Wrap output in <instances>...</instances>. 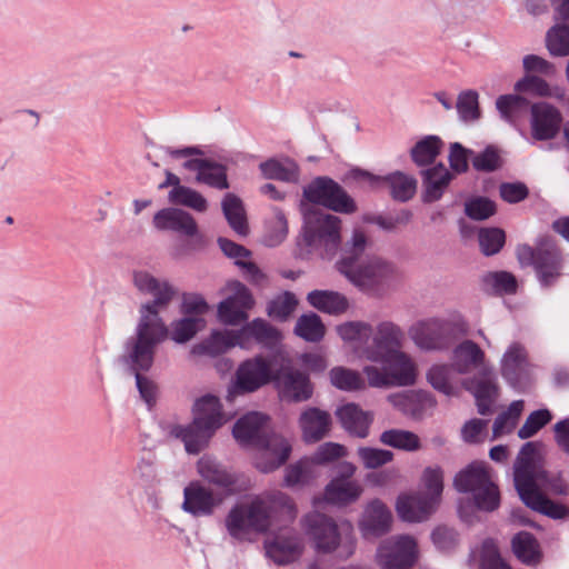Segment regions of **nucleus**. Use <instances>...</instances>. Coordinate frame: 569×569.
<instances>
[{
	"label": "nucleus",
	"instance_id": "nucleus-1",
	"mask_svg": "<svg viewBox=\"0 0 569 569\" xmlns=\"http://www.w3.org/2000/svg\"><path fill=\"white\" fill-rule=\"evenodd\" d=\"M367 244V236L355 229L351 238L341 247L336 268L361 291L377 295L392 279L396 268L381 258L365 259Z\"/></svg>",
	"mask_w": 569,
	"mask_h": 569
},
{
	"label": "nucleus",
	"instance_id": "nucleus-2",
	"mask_svg": "<svg viewBox=\"0 0 569 569\" xmlns=\"http://www.w3.org/2000/svg\"><path fill=\"white\" fill-rule=\"evenodd\" d=\"M267 420L266 415L252 411L238 419L232 428V435L241 446L256 449L253 465L262 473L279 469L292 451L287 438L266 430Z\"/></svg>",
	"mask_w": 569,
	"mask_h": 569
},
{
	"label": "nucleus",
	"instance_id": "nucleus-3",
	"mask_svg": "<svg viewBox=\"0 0 569 569\" xmlns=\"http://www.w3.org/2000/svg\"><path fill=\"white\" fill-rule=\"evenodd\" d=\"M274 508H280L289 517L296 513L291 498L287 493L277 492L268 500L254 499L249 503L232 506L224 519L226 529L237 540H242L250 532L266 533L271 527Z\"/></svg>",
	"mask_w": 569,
	"mask_h": 569
},
{
	"label": "nucleus",
	"instance_id": "nucleus-4",
	"mask_svg": "<svg viewBox=\"0 0 569 569\" xmlns=\"http://www.w3.org/2000/svg\"><path fill=\"white\" fill-rule=\"evenodd\" d=\"M132 281L139 292L151 295L153 299L142 303L139 309V320L132 336L168 338V327L160 316V310L168 307L176 296V289L168 281H159L144 270L133 271Z\"/></svg>",
	"mask_w": 569,
	"mask_h": 569
},
{
	"label": "nucleus",
	"instance_id": "nucleus-5",
	"mask_svg": "<svg viewBox=\"0 0 569 569\" xmlns=\"http://www.w3.org/2000/svg\"><path fill=\"white\" fill-rule=\"evenodd\" d=\"M167 339L144 337L140 330L139 336H131L124 341L123 352L120 356L121 363L134 376L136 387L148 409H152L156 406L158 386L153 380L146 377L144 373L152 369L157 349Z\"/></svg>",
	"mask_w": 569,
	"mask_h": 569
},
{
	"label": "nucleus",
	"instance_id": "nucleus-6",
	"mask_svg": "<svg viewBox=\"0 0 569 569\" xmlns=\"http://www.w3.org/2000/svg\"><path fill=\"white\" fill-rule=\"evenodd\" d=\"M160 151L172 159H183L181 167L196 173L194 178H228L231 166L254 158L241 152L231 153L201 146L160 147Z\"/></svg>",
	"mask_w": 569,
	"mask_h": 569
},
{
	"label": "nucleus",
	"instance_id": "nucleus-7",
	"mask_svg": "<svg viewBox=\"0 0 569 569\" xmlns=\"http://www.w3.org/2000/svg\"><path fill=\"white\" fill-rule=\"evenodd\" d=\"M405 332L392 321H381L372 329L370 341L362 350L366 359L373 362H391L398 367H405L399 375L406 382L411 377L410 366H415L411 359L401 351Z\"/></svg>",
	"mask_w": 569,
	"mask_h": 569
},
{
	"label": "nucleus",
	"instance_id": "nucleus-8",
	"mask_svg": "<svg viewBox=\"0 0 569 569\" xmlns=\"http://www.w3.org/2000/svg\"><path fill=\"white\" fill-rule=\"evenodd\" d=\"M341 220L339 217L321 211L306 216L302 238L310 250H322V256L332 258L340 248Z\"/></svg>",
	"mask_w": 569,
	"mask_h": 569
},
{
	"label": "nucleus",
	"instance_id": "nucleus-9",
	"mask_svg": "<svg viewBox=\"0 0 569 569\" xmlns=\"http://www.w3.org/2000/svg\"><path fill=\"white\" fill-rule=\"evenodd\" d=\"M228 421L220 399L213 395L197 398L192 406V420L189 423L200 451L210 442L214 433Z\"/></svg>",
	"mask_w": 569,
	"mask_h": 569
},
{
	"label": "nucleus",
	"instance_id": "nucleus-10",
	"mask_svg": "<svg viewBox=\"0 0 569 569\" xmlns=\"http://www.w3.org/2000/svg\"><path fill=\"white\" fill-rule=\"evenodd\" d=\"M463 333L456 322L439 318L419 321L409 330L413 342L426 351L448 350Z\"/></svg>",
	"mask_w": 569,
	"mask_h": 569
},
{
	"label": "nucleus",
	"instance_id": "nucleus-11",
	"mask_svg": "<svg viewBox=\"0 0 569 569\" xmlns=\"http://www.w3.org/2000/svg\"><path fill=\"white\" fill-rule=\"evenodd\" d=\"M279 359L278 356L258 355L242 361L236 371L234 390L239 393H250L270 382L273 383Z\"/></svg>",
	"mask_w": 569,
	"mask_h": 569
},
{
	"label": "nucleus",
	"instance_id": "nucleus-12",
	"mask_svg": "<svg viewBox=\"0 0 569 569\" xmlns=\"http://www.w3.org/2000/svg\"><path fill=\"white\" fill-rule=\"evenodd\" d=\"M282 399L301 402L311 398L313 388L309 376L292 366L290 359L280 356L273 380Z\"/></svg>",
	"mask_w": 569,
	"mask_h": 569
},
{
	"label": "nucleus",
	"instance_id": "nucleus-13",
	"mask_svg": "<svg viewBox=\"0 0 569 569\" xmlns=\"http://www.w3.org/2000/svg\"><path fill=\"white\" fill-rule=\"evenodd\" d=\"M443 141L439 136L428 134L418 140L410 149V158L421 170V178L450 179L455 178L443 162H436L441 153Z\"/></svg>",
	"mask_w": 569,
	"mask_h": 569
},
{
	"label": "nucleus",
	"instance_id": "nucleus-14",
	"mask_svg": "<svg viewBox=\"0 0 569 569\" xmlns=\"http://www.w3.org/2000/svg\"><path fill=\"white\" fill-rule=\"evenodd\" d=\"M303 197L310 203L322 206L336 212L352 213L357 209L353 199L336 180H312L303 189Z\"/></svg>",
	"mask_w": 569,
	"mask_h": 569
},
{
	"label": "nucleus",
	"instance_id": "nucleus-15",
	"mask_svg": "<svg viewBox=\"0 0 569 569\" xmlns=\"http://www.w3.org/2000/svg\"><path fill=\"white\" fill-rule=\"evenodd\" d=\"M306 536L312 541L317 552L331 553L341 543V535L337 523L323 513L309 512L301 519Z\"/></svg>",
	"mask_w": 569,
	"mask_h": 569
},
{
	"label": "nucleus",
	"instance_id": "nucleus-16",
	"mask_svg": "<svg viewBox=\"0 0 569 569\" xmlns=\"http://www.w3.org/2000/svg\"><path fill=\"white\" fill-rule=\"evenodd\" d=\"M376 557L381 569H410L417 560V543L409 536L386 539Z\"/></svg>",
	"mask_w": 569,
	"mask_h": 569
},
{
	"label": "nucleus",
	"instance_id": "nucleus-17",
	"mask_svg": "<svg viewBox=\"0 0 569 569\" xmlns=\"http://www.w3.org/2000/svg\"><path fill=\"white\" fill-rule=\"evenodd\" d=\"M540 442L528 441L519 450L513 466L515 488L520 495L533 488V477L543 466L539 453Z\"/></svg>",
	"mask_w": 569,
	"mask_h": 569
},
{
	"label": "nucleus",
	"instance_id": "nucleus-18",
	"mask_svg": "<svg viewBox=\"0 0 569 569\" xmlns=\"http://www.w3.org/2000/svg\"><path fill=\"white\" fill-rule=\"evenodd\" d=\"M533 268L542 287L551 286L560 276L562 254L550 236L538 238V252Z\"/></svg>",
	"mask_w": 569,
	"mask_h": 569
},
{
	"label": "nucleus",
	"instance_id": "nucleus-19",
	"mask_svg": "<svg viewBox=\"0 0 569 569\" xmlns=\"http://www.w3.org/2000/svg\"><path fill=\"white\" fill-rule=\"evenodd\" d=\"M232 293L218 305V318L224 325L237 326L248 319L247 311L254 305L250 290L241 282L231 284Z\"/></svg>",
	"mask_w": 569,
	"mask_h": 569
},
{
	"label": "nucleus",
	"instance_id": "nucleus-20",
	"mask_svg": "<svg viewBox=\"0 0 569 569\" xmlns=\"http://www.w3.org/2000/svg\"><path fill=\"white\" fill-rule=\"evenodd\" d=\"M500 507V491L491 478L471 493V499L459 500L458 515L460 519L471 525L475 520V511L492 512Z\"/></svg>",
	"mask_w": 569,
	"mask_h": 569
},
{
	"label": "nucleus",
	"instance_id": "nucleus-21",
	"mask_svg": "<svg viewBox=\"0 0 569 569\" xmlns=\"http://www.w3.org/2000/svg\"><path fill=\"white\" fill-rule=\"evenodd\" d=\"M462 386L475 397L478 412L481 416L488 415L498 396L495 371L489 367H482L478 375L465 379Z\"/></svg>",
	"mask_w": 569,
	"mask_h": 569
},
{
	"label": "nucleus",
	"instance_id": "nucleus-22",
	"mask_svg": "<svg viewBox=\"0 0 569 569\" xmlns=\"http://www.w3.org/2000/svg\"><path fill=\"white\" fill-rule=\"evenodd\" d=\"M530 128L535 140H551L559 133L562 114L556 107L547 102H538L530 106Z\"/></svg>",
	"mask_w": 569,
	"mask_h": 569
},
{
	"label": "nucleus",
	"instance_id": "nucleus-23",
	"mask_svg": "<svg viewBox=\"0 0 569 569\" xmlns=\"http://www.w3.org/2000/svg\"><path fill=\"white\" fill-rule=\"evenodd\" d=\"M220 503L213 492L199 481H191L183 489L182 510L194 518L210 517Z\"/></svg>",
	"mask_w": 569,
	"mask_h": 569
},
{
	"label": "nucleus",
	"instance_id": "nucleus-24",
	"mask_svg": "<svg viewBox=\"0 0 569 569\" xmlns=\"http://www.w3.org/2000/svg\"><path fill=\"white\" fill-rule=\"evenodd\" d=\"M528 355L526 348L519 342H512L505 351L500 372L505 381L513 389L519 388L528 376Z\"/></svg>",
	"mask_w": 569,
	"mask_h": 569
},
{
	"label": "nucleus",
	"instance_id": "nucleus-25",
	"mask_svg": "<svg viewBox=\"0 0 569 569\" xmlns=\"http://www.w3.org/2000/svg\"><path fill=\"white\" fill-rule=\"evenodd\" d=\"M153 226L159 231H172L181 236L198 234V224L187 211L178 208H164L153 216Z\"/></svg>",
	"mask_w": 569,
	"mask_h": 569
},
{
	"label": "nucleus",
	"instance_id": "nucleus-26",
	"mask_svg": "<svg viewBox=\"0 0 569 569\" xmlns=\"http://www.w3.org/2000/svg\"><path fill=\"white\" fill-rule=\"evenodd\" d=\"M392 522V513L379 499L370 501L360 521V529L366 539L379 538L386 535Z\"/></svg>",
	"mask_w": 569,
	"mask_h": 569
},
{
	"label": "nucleus",
	"instance_id": "nucleus-27",
	"mask_svg": "<svg viewBox=\"0 0 569 569\" xmlns=\"http://www.w3.org/2000/svg\"><path fill=\"white\" fill-rule=\"evenodd\" d=\"M336 417L341 427L350 435L360 439L367 438L373 415L362 410L353 402L346 403L336 410Z\"/></svg>",
	"mask_w": 569,
	"mask_h": 569
},
{
	"label": "nucleus",
	"instance_id": "nucleus-28",
	"mask_svg": "<svg viewBox=\"0 0 569 569\" xmlns=\"http://www.w3.org/2000/svg\"><path fill=\"white\" fill-rule=\"evenodd\" d=\"M241 340L244 341L243 349L250 347L251 341L264 348L272 349L280 343V331L262 318H256L239 329Z\"/></svg>",
	"mask_w": 569,
	"mask_h": 569
},
{
	"label": "nucleus",
	"instance_id": "nucleus-29",
	"mask_svg": "<svg viewBox=\"0 0 569 569\" xmlns=\"http://www.w3.org/2000/svg\"><path fill=\"white\" fill-rule=\"evenodd\" d=\"M299 426L302 431V439L307 443H315L323 439L329 432L331 416L317 407H309L301 412Z\"/></svg>",
	"mask_w": 569,
	"mask_h": 569
},
{
	"label": "nucleus",
	"instance_id": "nucleus-30",
	"mask_svg": "<svg viewBox=\"0 0 569 569\" xmlns=\"http://www.w3.org/2000/svg\"><path fill=\"white\" fill-rule=\"evenodd\" d=\"M303 552V542L297 535L277 536L266 543L267 556L277 565L284 566L297 561Z\"/></svg>",
	"mask_w": 569,
	"mask_h": 569
},
{
	"label": "nucleus",
	"instance_id": "nucleus-31",
	"mask_svg": "<svg viewBox=\"0 0 569 569\" xmlns=\"http://www.w3.org/2000/svg\"><path fill=\"white\" fill-rule=\"evenodd\" d=\"M383 366V369L380 370L379 368L375 366H366L363 368V372L368 379V383L371 387L381 388V387H389V386H411L416 382V367L410 366V373L411 377L409 378V381L402 380V378L399 376L401 375L402 370H405V367H398L395 363L391 362H380Z\"/></svg>",
	"mask_w": 569,
	"mask_h": 569
},
{
	"label": "nucleus",
	"instance_id": "nucleus-32",
	"mask_svg": "<svg viewBox=\"0 0 569 569\" xmlns=\"http://www.w3.org/2000/svg\"><path fill=\"white\" fill-rule=\"evenodd\" d=\"M243 345L244 341L241 340L239 329L213 330L207 339L193 347L192 352L201 356L217 357L236 346L242 348Z\"/></svg>",
	"mask_w": 569,
	"mask_h": 569
},
{
	"label": "nucleus",
	"instance_id": "nucleus-33",
	"mask_svg": "<svg viewBox=\"0 0 569 569\" xmlns=\"http://www.w3.org/2000/svg\"><path fill=\"white\" fill-rule=\"evenodd\" d=\"M396 510L402 521L413 523L427 520L436 508L432 507L430 499L419 495H400L397 498Z\"/></svg>",
	"mask_w": 569,
	"mask_h": 569
},
{
	"label": "nucleus",
	"instance_id": "nucleus-34",
	"mask_svg": "<svg viewBox=\"0 0 569 569\" xmlns=\"http://www.w3.org/2000/svg\"><path fill=\"white\" fill-rule=\"evenodd\" d=\"M485 352L472 340L466 339L452 349L451 366L456 373L466 375L483 365Z\"/></svg>",
	"mask_w": 569,
	"mask_h": 569
},
{
	"label": "nucleus",
	"instance_id": "nucleus-35",
	"mask_svg": "<svg viewBox=\"0 0 569 569\" xmlns=\"http://www.w3.org/2000/svg\"><path fill=\"white\" fill-rule=\"evenodd\" d=\"M197 470L201 478L208 483L227 492L233 491L237 478L216 459L206 456L200 458L197 462Z\"/></svg>",
	"mask_w": 569,
	"mask_h": 569
},
{
	"label": "nucleus",
	"instance_id": "nucleus-36",
	"mask_svg": "<svg viewBox=\"0 0 569 569\" xmlns=\"http://www.w3.org/2000/svg\"><path fill=\"white\" fill-rule=\"evenodd\" d=\"M521 501L531 510L553 520L565 519L569 516V508L548 498L543 492L533 488L519 495Z\"/></svg>",
	"mask_w": 569,
	"mask_h": 569
},
{
	"label": "nucleus",
	"instance_id": "nucleus-37",
	"mask_svg": "<svg viewBox=\"0 0 569 569\" xmlns=\"http://www.w3.org/2000/svg\"><path fill=\"white\" fill-rule=\"evenodd\" d=\"M490 473L482 461H471L453 477V488L460 493H472L490 479Z\"/></svg>",
	"mask_w": 569,
	"mask_h": 569
},
{
	"label": "nucleus",
	"instance_id": "nucleus-38",
	"mask_svg": "<svg viewBox=\"0 0 569 569\" xmlns=\"http://www.w3.org/2000/svg\"><path fill=\"white\" fill-rule=\"evenodd\" d=\"M221 208L229 227L238 236L247 237L249 224L242 200L234 193L228 192L222 198Z\"/></svg>",
	"mask_w": 569,
	"mask_h": 569
},
{
	"label": "nucleus",
	"instance_id": "nucleus-39",
	"mask_svg": "<svg viewBox=\"0 0 569 569\" xmlns=\"http://www.w3.org/2000/svg\"><path fill=\"white\" fill-rule=\"evenodd\" d=\"M511 549L519 561L527 566H537L542 558L536 537L528 531H519L511 539Z\"/></svg>",
	"mask_w": 569,
	"mask_h": 569
},
{
	"label": "nucleus",
	"instance_id": "nucleus-40",
	"mask_svg": "<svg viewBox=\"0 0 569 569\" xmlns=\"http://www.w3.org/2000/svg\"><path fill=\"white\" fill-rule=\"evenodd\" d=\"M361 491V487L355 481L335 478L325 488V499L332 505L347 506L356 501Z\"/></svg>",
	"mask_w": 569,
	"mask_h": 569
},
{
	"label": "nucleus",
	"instance_id": "nucleus-41",
	"mask_svg": "<svg viewBox=\"0 0 569 569\" xmlns=\"http://www.w3.org/2000/svg\"><path fill=\"white\" fill-rule=\"evenodd\" d=\"M180 180H163L160 189L172 186L169 191V200L174 204L189 207L196 211L203 212L207 209V200L197 191L179 184Z\"/></svg>",
	"mask_w": 569,
	"mask_h": 569
},
{
	"label": "nucleus",
	"instance_id": "nucleus-42",
	"mask_svg": "<svg viewBox=\"0 0 569 569\" xmlns=\"http://www.w3.org/2000/svg\"><path fill=\"white\" fill-rule=\"evenodd\" d=\"M307 300L313 308L329 315H340L349 308L348 299L337 291L312 290Z\"/></svg>",
	"mask_w": 569,
	"mask_h": 569
},
{
	"label": "nucleus",
	"instance_id": "nucleus-43",
	"mask_svg": "<svg viewBox=\"0 0 569 569\" xmlns=\"http://www.w3.org/2000/svg\"><path fill=\"white\" fill-rule=\"evenodd\" d=\"M533 489L552 496L565 497L569 493V483L562 470L551 471L542 466L533 477Z\"/></svg>",
	"mask_w": 569,
	"mask_h": 569
},
{
	"label": "nucleus",
	"instance_id": "nucleus-44",
	"mask_svg": "<svg viewBox=\"0 0 569 569\" xmlns=\"http://www.w3.org/2000/svg\"><path fill=\"white\" fill-rule=\"evenodd\" d=\"M481 289L488 295L503 296L517 292L516 277L508 271H489L481 277Z\"/></svg>",
	"mask_w": 569,
	"mask_h": 569
},
{
	"label": "nucleus",
	"instance_id": "nucleus-45",
	"mask_svg": "<svg viewBox=\"0 0 569 569\" xmlns=\"http://www.w3.org/2000/svg\"><path fill=\"white\" fill-rule=\"evenodd\" d=\"M506 164L503 152L495 144H488L481 151H473L472 168L477 172L492 173L500 171Z\"/></svg>",
	"mask_w": 569,
	"mask_h": 569
},
{
	"label": "nucleus",
	"instance_id": "nucleus-46",
	"mask_svg": "<svg viewBox=\"0 0 569 569\" xmlns=\"http://www.w3.org/2000/svg\"><path fill=\"white\" fill-rule=\"evenodd\" d=\"M379 441L385 446L406 452H413L421 448L420 438L415 432L405 429L385 430L380 435Z\"/></svg>",
	"mask_w": 569,
	"mask_h": 569
},
{
	"label": "nucleus",
	"instance_id": "nucleus-47",
	"mask_svg": "<svg viewBox=\"0 0 569 569\" xmlns=\"http://www.w3.org/2000/svg\"><path fill=\"white\" fill-rule=\"evenodd\" d=\"M263 178H297L300 174L298 163L286 156L269 158L259 164Z\"/></svg>",
	"mask_w": 569,
	"mask_h": 569
},
{
	"label": "nucleus",
	"instance_id": "nucleus-48",
	"mask_svg": "<svg viewBox=\"0 0 569 569\" xmlns=\"http://www.w3.org/2000/svg\"><path fill=\"white\" fill-rule=\"evenodd\" d=\"M158 426L164 437L181 440L187 453L198 455L201 452L189 423L183 426L168 420H161Z\"/></svg>",
	"mask_w": 569,
	"mask_h": 569
},
{
	"label": "nucleus",
	"instance_id": "nucleus-49",
	"mask_svg": "<svg viewBox=\"0 0 569 569\" xmlns=\"http://www.w3.org/2000/svg\"><path fill=\"white\" fill-rule=\"evenodd\" d=\"M295 333L308 342H319L325 337L326 328L321 318L315 313L300 316L295 326Z\"/></svg>",
	"mask_w": 569,
	"mask_h": 569
},
{
	"label": "nucleus",
	"instance_id": "nucleus-50",
	"mask_svg": "<svg viewBox=\"0 0 569 569\" xmlns=\"http://www.w3.org/2000/svg\"><path fill=\"white\" fill-rule=\"evenodd\" d=\"M288 234L286 214L279 208H273V217L264 222L263 243L268 247L279 246Z\"/></svg>",
	"mask_w": 569,
	"mask_h": 569
},
{
	"label": "nucleus",
	"instance_id": "nucleus-51",
	"mask_svg": "<svg viewBox=\"0 0 569 569\" xmlns=\"http://www.w3.org/2000/svg\"><path fill=\"white\" fill-rule=\"evenodd\" d=\"M337 333L346 342H353L362 349L372 336L371 325L363 321H348L337 327Z\"/></svg>",
	"mask_w": 569,
	"mask_h": 569
},
{
	"label": "nucleus",
	"instance_id": "nucleus-52",
	"mask_svg": "<svg viewBox=\"0 0 569 569\" xmlns=\"http://www.w3.org/2000/svg\"><path fill=\"white\" fill-rule=\"evenodd\" d=\"M421 481L426 493L420 496L425 499H430L432 507L437 508L443 491V471L441 467H427L422 472Z\"/></svg>",
	"mask_w": 569,
	"mask_h": 569
},
{
	"label": "nucleus",
	"instance_id": "nucleus-53",
	"mask_svg": "<svg viewBox=\"0 0 569 569\" xmlns=\"http://www.w3.org/2000/svg\"><path fill=\"white\" fill-rule=\"evenodd\" d=\"M204 320L198 317H183L171 323V331L168 330V337L177 343L190 341L203 327Z\"/></svg>",
	"mask_w": 569,
	"mask_h": 569
},
{
	"label": "nucleus",
	"instance_id": "nucleus-54",
	"mask_svg": "<svg viewBox=\"0 0 569 569\" xmlns=\"http://www.w3.org/2000/svg\"><path fill=\"white\" fill-rule=\"evenodd\" d=\"M478 242L483 256H495L500 252L506 243V232L498 227L480 228L478 230Z\"/></svg>",
	"mask_w": 569,
	"mask_h": 569
},
{
	"label": "nucleus",
	"instance_id": "nucleus-55",
	"mask_svg": "<svg viewBox=\"0 0 569 569\" xmlns=\"http://www.w3.org/2000/svg\"><path fill=\"white\" fill-rule=\"evenodd\" d=\"M329 377L332 386L342 391H356L365 388V381L360 373L346 367H333Z\"/></svg>",
	"mask_w": 569,
	"mask_h": 569
},
{
	"label": "nucleus",
	"instance_id": "nucleus-56",
	"mask_svg": "<svg viewBox=\"0 0 569 569\" xmlns=\"http://www.w3.org/2000/svg\"><path fill=\"white\" fill-rule=\"evenodd\" d=\"M456 109L463 122H475L480 119L479 94L476 90H465L458 94Z\"/></svg>",
	"mask_w": 569,
	"mask_h": 569
},
{
	"label": "nucleus",
	"instance_id": "nucleus-57",
	"mask_svg": "<svg viewBox=\"0 0 569 569\" xmlns=\"http://www.w3.org/2000/svg\"><path fill=\"white\" fill-rule=\"evenodd\" d=\"M298 305L296 296L290 291H284L267 305V315L277 321H286Z\"/></svg>",
	"mask_w": 569,
	"mask_h": 569
},
{
	"label": "nucleus",
	"instance_id": "nucleus-58",
	"mask_svg": "<svg viewBox=\"0 0 569 569\" xmlns=\"http://www.w3.org/2000/svg\"><path fill=\"white\" fill-rule=\"evenodd\" d=\"M546 47L553 57L569 56V27L558 24L550 28L546 34Z\"/></svg>",
	"mask_w": 569,
	"mask_h": 569
},
{
	"label": "nucleus",
	"instance_id": "nucleus-59",
	"mask_svg": "<svg viewBox=\"0 0 569 569\" xmlns=\"http://www.w3.org/2000/svg\"><path fill=\"white\" fill-rule=\"evenodd\" d=\"M473 150L466 148L460 142H452L449 146L448 162L449 171L455 174H465L472 164Z\"/></svg>",
	"mask_w": 569,
	"mask_h": 569
},
{
	"label": "nucleus",
	"instance_id": "nucleus-60",
	"mask_svg": "<svg viewBox=\"0 0 569 569\" xmlns=\"http://www.w3.org/2000/svg\"><path fill=\"white\" fill-rule=\"evenodd\" d=\"M452 372L455 370L451 365H433L427 372V380L435 390L451 396L453 393V387L450 382Z\"/></svg>",
	"mask_w": 569,
	"mask_h": 569
},
{
	"label": "nucleus",
	"instance_id": "nucleus-61",
	"mask_svg": "<svg viewBox=\"0 0 569 569\" xmlns=\"http://www.w3.org/2000/svg\"><path fill=\"white\" fill-rule=\"evenodd\" d=\"M497 211L495 201L487 197H473L465 202V213L472 220L482 221L492 217Z\"/></svg>",
	"mask_w": 569,
	"mask_h": 569
},
{
	"label": "nucleus",
	"instance_id": "nucleus-62",
	"mask_svg": "<svg viewBox=\"0 0 569 569\" xmlns=\"http://www.w3.org/2000/svg\"><path fill=\"white\" fill-rule=\"evenodd\" d=\"M496 107L501 117L509 120L525 111L529 101L519 94H503L497 99Z\"/></svg>",
	"mask_w": 569,
	"mask_h": 569
},
{
	"label": "nucleus",
	"instance_id": "nucleus-63",
	"mask_svg": "<svg viewBox=\"0 0 569 569\" xmlns=\"http://www.w3.org/2000/svg\"><path fill=\"white\" fill-rule=\"evenodd\" d=\"M552 419V415L548 409H538L532 411L526 419L522 427L518 430L520 439L533 437L540 429L548 425Z\"/></svg>",
	"mask_w": 569,
	"mask_h": 569
},
{
	"label": "nucleus",
	"instance_id": "nucleus-64",
	"mask_svg": "<svg viewBox=\"0 0 569 569\" xmlns=\"http://www.w3.org/2000/svg\"><path fill=\"white\" fill-rule=\"evenodd\" d=\"M479 569H512L500 556L498 548L490 541L482 543Z\"/></svg>",
	"mask_w": 569,
	"mask_h": 569
}]
</instances>
